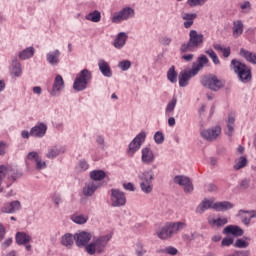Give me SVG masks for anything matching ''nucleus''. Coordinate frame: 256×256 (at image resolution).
<instances>
[{
    "mask_svg": "<svg viewBox=\"0 0 256 256\" xmlns=\"http://www.w3.org/2000/svg\"><path fill=\"white\" fill-rule=\"evenodd\" d=\"M243 22L241 20H236L233 22V36L234 37H241L243 35Z\"/></svg>",
    "mask_w": 256,
    "mask_h": 256,
    "instance_id": "obj_30",
    "label": "nucleus"
},
{
    "mask_svg": "<svg viewBox=\"0 0 256 256\" xmlns=\"http://www.w3.org/2000/svg\"><path fill=\"white\" fill-rule=\"evenodd\" d=\"M154 141L155 143L160 145V143H163V141H165V136H163V133L161 132H156L154 135Z\"/></svg>",
    "mask_w": 256,
    "mask_h": 256,
    "instance_id": "obj_49",
    "label": "nucleus"
},
{
    "mask_svg": "<svg viewBox=\"0 0 256 256\" xmlns=\"http://www.w3.org/2000/svg\"><path fill=\"white\" fill-rule=\"evenodd\" d=\"M59 57H61V52L59 50H55L47 54V61L50 65H59Z\"/></svg>",
    "mask_w": 256,
    "mask_h": 256,
    "instance_id": "obj_29",
    "label": "nucleus"
},
{
    "mask_svg": "<svg viewBox=\"0 0 256 256\" xmlns=\"http://www.w3.org/2000/svg\"><path fill=\"white\" fill-rule=\"evenodd\" d=\"M63 87H65V82L63 81V77H61V75H57L54 80L51 95L55 97L57 95V92L61 91Z\"/></svg>",
    "mask_w": 256,
    "mask_h": 256,
    "instance_id": "obj_20",
    "label": "nucleus"
},
{
    "mask_svg": "<svg viewBox=\"0 0 256 256\" xmlns=\"http://www.w3.org/2000/svg\"><path fill=\"white\" fill-rule=\"evenodd\" d=\"M34 53L35 49H33V47H30L20 52L19 57L23 60L30 59V57H33Z\"/></svg>",
    "mask_w": 256,
    "mask_h": 256,
    "instance_id": "obj_39",
    "label": "nucleus"
},
{
    "mask_svg": "<svg viewBox=\"0 0 256 256\" xmlns=\"http://www.w3.org/2000/svg\"><path fill=\"white\" fill-rule=\"evenodd\" d=\"M5 149H7V144L0 142V155H5Z\"/></svg>",
    "mask_w": 256,
    "mask_h": 256,
    "instance_id": "obj_61",
    "label": "nucleus"
},
{
    "mask_svg": "<svg viewBox=\"0 0 256 256\" xmlns=\"http://www.w3.org/2000/svg\"><path fill=\"white\" fill-rule=\"evenodd\" d=\"M28 159L30 161H35L36 162V160L39 159V154L37 152H30L28 154Z\"/></svg>",
    "mask_w": 256,
    "mask_h": 256,
    "instance_id": "obj_54",
    "label": "nucleus"
},
{
    "mask_svg": "<svg viewBox=\"0 0 256 256\" xmlns=\"http://www.w3.org/2000/svg\"><path fill=\"white\" fill-rule=\"evenodd\" d=\"M207 63H209V58H207V56L205 55H200L197 59V63L193 64V67L191 69L192 75H197V73H199L201 69H203L205 65H207Z\"/></svg>",
    "mask_w": 256,
    "mask_h": 256,
    "instance_id": "obj_15",
    "label": "nucleus"
},
{
    "mask_svg": "<svg viewBox=\"0 0 256 256\" xmlns=\"http://www.w3.org/2000/svg\"><path fill=\"white\" fill-rule=\"evenodd\" d=\"M161 43H162V45H171V38H169V37H163V38L161 39Z\"/></svg>",
    "mask_w": 256,
    "mask_h": 256,
    "instance_id": "obj_62",
    "label": "nucleus"
},
{
    "mask_svg": "<svg viewBox=\"0 0 256 256\" xmlns=\"http://www.w3.org/2000/svg\"><path fill=\"white\" fill-rule=\"evenodd\" d=\"M89 81H91V71L84 69L76 76L73 89L75 91H84V89H87Z\"/></svg>",
    "mask_w": 256,
    "mask_h": 256,
    "instance_id": "obj_4",
    "label": "nucleus"
},
{
    "mask_svg": "<svg viewBox=\"0 0 256 256\" xmlns=\"http://www.w3.org/2000/svg\"><path fill=\"white\" fill-rule=\"evenodd\" d=\"M189 37V41L181 45V53H189L191 51H195V49H198L201 47V45H203V34H198L197 31L191 30Z\"/></svg>",
    "mask_w": 256,
    "mask_h": 256,
    "instance_id": "obj_3",
    "label": "nucleus"
},
{
    "mask_svg": "<svg viewBox=\"0 0 256 256\" xmlns=\"http://www.w3.org/2000/svg\"><path fill=\"white\" fill-rule=\"evenodd\" d=\"M177 105V98H173L171 102L168 103L166 107V115H171L175 111V106Z\"/></svg>",
    "mask_w": 256,
    "mask_h": 256,
    "instance_id": "obj_44",
    "label": "nucleus"
},
{
    "mask_svg": "<svg viewBox=\"0 0 256 256\" xmlns=\"http://www.w3.org/2000/svg\"><path fill=\"white\" fill-rule=\"evenodd\" d=\"M240 8L242 9L243 13H249V11H251V2L245 1L244 3L240 4Z\"/></svg>",
    "mask_w": 256,
    "mask_h": 256,
    "instance_id": "obj_50",
    "label": "nucleus"
},
{
    "mask_svg": "<svg viewBox=\"0 0 256 256\" xmlns=\"http://www.w3.org/2000/svg\"><path fill=\"white\" fill-rule=\"evenodd\" d=\"M35 163L37 169H45V167H47V164L44 161H41V158H38Z\"/></svg>",
    "mask_w": 256,
    "mask_h": 256,
    "instance_id": "obj_53",
    "label": "nucleus"
},
{
    "mask_svg": "<svg viewBox=\"0 0 256 256\" xmlns=\"http://www.w3.org/2000/svg\"><path fill=\"white\" fill-rule=\"evenodd\" d=\"M205 1L207 0H188V5L190 7H197L199 5H205Z\"/></svg>",
    "mask_w": 256,
    "mask_h": 256,
    "instance_id": "obj_51",
    "label": "nucleus"
},
{
    "mask_svg": "<svg viewBox=\"0 0 256 256\" xmlns=\"http://www.w3.org/2000/svg\"><path fill=\"white\" fill-rule=\"evenodd\" d=\"M223 233H231L236 237H241L243 235V229H241L239 226H227L224 228Z\"/></svg>",
    "mask_w": 256,
    "mask_h": 256,
    "instance_id": "obj_33",
    "label": "nucleus"
},
{
    "mask_svg": "<svg viewBox=\"0 0 256 256\" xmlns=\"http://www.w3.org/2000/svg\"><path fill=\"white\" fill-rule=\"evenodd\" d=\"M123 187L126 191H135V186H133V183L131 182L124 184Z\"/></svg>",
    "mask_w": 256,
    "mask_h": 256,
    "instance_id": "obj_59",
    "label": "nucleus"
},
{
    "mask_svg": "<svg viewBox=\"0 0 256 256\" xmlns=\"http://www.w3.org/2000/svg\"><path fill=\"white\" fill-rule=\"evenodd\" d=\"M74 241L77 247H87L91 241V234L88 232H80L74 235Z\"/></svg>",
    "mask_w": 256,
    "mask_h": 256,
    "instance_id": "obj_12",
    "label": "nucleus"
},
{
    "mask_svg": "<svg viewBox=\"0 0 256 256\" xmlns=\"http://www.w3.org/2000/svg\"><path fill=\"white\" fill-rule=\"evenodd\" d=\"M210 225H216L217 227H223V225H227V218H218L209 220Z\"/></svg>",
    "mask_w": 256,
    "mask_h": 256,
    "instance_id": "obj_42",
    "label": "nucleus"
},
{
    "mask_svg": "<svg viewBox=\"0 0 256 256\" xmlns=\"http://www.w3.org/2000/svg\"><path fill=\"white\" fill-rule=\"evenodd\" d=\"M145 137H147L145 132H141L140 134H138L130 143L128 154L134 155L136 151H139V149H141V145L145 141Z\"/></svg>",
    "mask_w": 256,
    "mask_h": 256,
    "instance_id": "obj_9",
    "label": "nucleus"
},
{
    "mask_svg": "<svg viewBox=\"0 0 256 256\" xmlns=\"http://www.w3.org/2000/svg\"><path fill=\"white\" fill-rule=\"evenodd\" d=\"M153 161H155L153 151L149 148L142 149V163H144V165H151Z\"/></svg>",
    "mask_w": 256,
    "mask_h": 256,
    "instance_id": "obj_19",
    "label": "nucleus"
},
{
    "mask_svg": "<svg viewBox=\"0 0 256 256\" xmlns=\"http://www.w3.org/2000/svg\"><path fill=\"white\" fill-rule=\"evenodd\" d=\"M140 179V189L143 193L149 194L153 191V171H145L139 176Z\"/></svg>",
    "mask_w": 256,
    "mask_h": 256,
    "instance_id": "obj_6",
    "label": "nucleus"
},
{
    "mask_svg": "<svg viewBox=\"0 0 256 256\" xmlns=\"http://www.w3.org/2000/svg\"><path fill=\"white\" fill-rule=\"evenodd\" d=\"M166 225L168 227L170 237H173V235H177L179 231L187 227V224L185 222H169L166 223Z\"/></svg>",
    "mask_w": 256,
    "mask_h": 256,
    "instance_id": "obj_16",
    "label": "nucleus"
},
{
    "mask_svg": "<svg viewBox=\"0 0 256 256\" xmlns=\"http://www.w3.org/2000/svg\"><path fill=\"white\" fill-rule=\"evenodd\" d=\"M165 251L166 253H168V255H177V253H179L177 248H174V247H168L165 249Z\"/></svg>",
    "mask_w": 256,
    "mask_h": 256,
    "instance_id": "obj_55",
    "label": "nucleus"
},
{
    "mask_svg": "<svg viewBox=\"0 0 256 256\" xmlns=\"http://www.w3.org/2000/svg\"><path fill=\"white\" fill-rule=\"evenodd\" d=\"M21 63L17 62V60H14L12 62V74L15 75V77H19L21 75Z\"/></svg>",
    "mask_w": 256,
    "mask_h": 256,
    "instance_id": "obj_40",
    "label": "nucleus"
},
{
    "mask_svg": "<svg viewBox=\"0 0 256 256\" xmlns=\"http://www.w3.org/2000/svg\"><path fill=\"white\" fill-rule=\"evenodd\" d=\"M127 43V34L125 32H120L114 41V47L116 49H122Z\"/></svg>",
    "mask_w": 256,
    "mask_h": 256,
    "instance_id": "obj_27",
    "label": "nucleus"
},
{
    "mask_svg": "<svg viewBox=\"0 0 256 256\" xmlns=\"http://www.w3.org/2000/svg\"><path fill=\"white\" fill-rule=\"evenodd\" d=\"M238 217H240L242 223L244 225H251V220L256 218V211H245V210H239Z\"/></svg>",
    "mask_w": 256,
    "mask_h": 256,
    "instance_id": "obj_14",
    "label": "nucleus"
},
{
    "mask_svg": "<svg viewBox=\"0 0 256 256\" xmlns=\"http://www.w3.org/2000/svg\"><path fill=\"white\" fill-rule=\"evenodd\" d=\"M200 135L206 141H216L217 137L221 135V127L215 126L211 129L202 130Z\"/></svg>",
    "mask_w": 256,
    "mask_h": 256,
    "instance_id": "obj_10",
    "label": "nucleus"
},
{
    "mask_svg": "<svg viewBox=\"0 0 256 256\" xmlns=\"http://www.w3.org/2000/svg\"><path fill=\"white\" fill-rule=\"evenodd\" d=\"M167 79L170 80L171 83H177V73L175 72V66L170 67L168 70Z\"/></svg>",
    "mask_w": 256,
    "mask_h": 256,
    "instance_id": "obj_41",
    "label": "nucleus"
},
{
    "mask_svg": "<svg viewBox=\"0 0 256 256\" xmlns=\"http://www.w3.org/2000/svg\"><path fill=\"white\" fill-rule=\"evenodd\" d=\"M31 241V236L27 235L24 232H18L16 234V243L18 245H27Z\"/></svg>",
    "mask_w": 256,
    "mask_h": 256,
    "instance_id": "obj_32",
    "label": "nucleus"
},
{
    "mask_svg": "<svg viewBox=\"0 0 256 256\" xmlns=\"http://www.w3.org/2000/svg\"><path fill=\"white\" fill-rule=\"evenodd\" d=\"M99 187H101V182L88 181L83 187V195H85V197H91Z\"/></svg>",
    "mask_w": 256,
    "mask_h": 256,
    "instance_id": "obj_13",
    "label": "nucleus"
},
{
    "mask_svg": "<svg viewBox=\"0 0 256 256\" xmlns=\"http://www.w3.org/2000/svg\"><path fill=\"white\" fill-rule=\"evenodd\" d=\"M91 181H95L96 183H99V181H103L105 179V172L102 170H94L90 172Z\"/></svg>",
    "mask_w": 256,
    "mask_h": 256,
    "instance_id": "obj_36",
    "label": "nucleus"
},
{
    "mask_svg": "<svg viewBox=\"0 0 256 256\" xmlns=\"http://www.w3.org/2000/svg\"><path fill=\"white\" fill-rule=\"evenodd\" d=\"M112 207H123L127 203V197L125 193L117 189H112L111 193Z\"/></svg>",
    "mask_w": 256,
    "mask_h": 256,
    "instance_id": "obj_7",
    "label": "nucleus"
},
{
    "mask_svg": "<svg viewBox=\"0 0 256 256\" xmlns=\"http://www.w3.org/2000/svg\"><path fill=\"white\" fill-rule=\"evenodd\" d=\"M240 57H243L244 59H246L248 63H252V65H256V53H253L244 48H241Z\"/></svg>",
    "mask_w": 256,
    "mask_h": 256,
    "instance_id": "obj_22",
    "label": "nucleus"
},
{
    "mask_svg": "<svg viewBox=\"0 0 256 256\" xmlns=\"http://www.w3.org/2000/svg\"><path fill=\"white\" fill-rule=\"evenodd\" d=\"M247 166V158L245 156H241L239 159L235 160L234 169L235 171H239V169H243V167Z\"/></svg>",
    "mask_w": 256,
    "mask_h": 256,
    "instance_id": "obj_38",
    "label": "nucleus"
},
{
    "mask_svg": "<svg viewBox=\"0 0 256 256\" xmlns=\"http://www.w3.org/2000/svg\"><path fill=\"white\" fill-rule=\"evenodd\" d=\"M222 53H223V57H229V55H231V48L230 47L224 48L222 50Z\"/></svg>",
    "mask_w": 256,
    "mask_h": 256,
    "instance_id": "obj_63",
    "label": "nucleus"
},
{
    "mask_svg": "<svg viewBox=\"0 0 256 256\" xmlns=\"http://www.w3.org/2000/svg\"><path fill=\"white\" fill-rule=\"evenodd\" d=\"M61 153H65V148L62 146H54L48 150L46 157L48 159H55V157H58Z\"/></svg>",
    "mask_w": 256,
    "mask_h": 256,
    "instance_id": "obj_26",
    "label": "nucleus"
},
{
    "mask_svg": "<svg viewBox=\"0 0 256 256\" xmlns=\"http://www.w3.org/2000/svg\"><path fill=\"white\" fill-rule=\"evenodd\" d=\"M250 183H251V182H250L249 180L244 179V180H242L241 183H240V188H241V189H249Z\"/></svg>",
    "mask_w": 256,
    "mask_h": 256,
    "instance_id": "obj_57",
    "label": "nucleus"
},
{
    "mask_svg": "<svg viewBox=\"0 0 256 256\" xmlns=\"http://www.w3.org/2000/svg\"><path fill=\"white\" fill-rule=\"evenodd\" d=\"M98 67L104 77H111V75H113L111 72V67L105 60H99Z\"/></svg>",
    "mask_w": 256,
    "mask_h": 256,
    "instance_id": "obj_28",
    "label": "nucleus"
},
{
    "mask_svg": "<svg viewBox=\"0 0 256 256\" xmlns=\"http://www.w3.org/2000/svg\"><path fill=\"white\" fill-rule=\"evenodd\" d=\"M231 67H232L234 73H236L239 81H241L242 83H249V81H251V79H253V74L251 73V68L247 64H245L237 59H233L231 61Z\"/></svg>",
    "mask_w": 256,
    "mask_h": 256,
    "instance_id": "obj_2",
    "label": "nucleus"
},
{
    "mask_svg": "<svg viewBox=\"0 0 256 256\" xmlns=\"http://www.w3.org/2000/svg\"><path fill=\"white\" fill-rule=\"evenodd\" d=\"M74 241H75V236L73 237L72 234H65L61 238L62 245H64V247H67V249H71V247H73Z\"/></svg>",
    "mask_w": 256,
    "mask_h": 256,
    "instance_id": "obj_34",
    "label": "nucleus"
},
{
    "mask_svg": "<svg viewBox=\"0 0 256 256\" xmlns=\"http://www.w3.org/2000/svg\"><path fill=\"white\" fill-rule=\"evenodd\" d=\"M85 19L87 21H92V23H99V21H101V12L95 10L94 12L86 15Z\"/></svg>",
    "mask_w": 256,
    "mask_h": 256,
    "instance_id": "obj_37",
    "label": "nucleus"
},
{
    "mask_svg": "<svg viewBox=\"0 0 256 256\" xmlns=\"http://www.w3.org/2000/svg\"><path fill=\"white\" fill-rule=\"evenodd\" d=\"M174 183H176V185L184 187L185 193H193V183H191V179H189V177L176 176L174 177Z\"/></svg>",
    "mask_w": 256,
    "mask_h": 256,
    "instance_id": "obj_11",
    "label": "nucleus"
},
{
    "mask_svg": "<svg viewBox=\"0 0 256 256\" xmlns=\"http://www.w3.org/2000/svg\"><path fill=\"white\" fill-rule=\"evenodd\" d=\"M118 67H120V69H122V71H127L131 67V61H129V60L121 61L118 64Z\"/></svg>",
    "mask_w": 256,
    "mask_h": 256,
    "instance_id": "obj_48",
    "label": "nucleus"
},
{
    "mask_svg": "<svg viewBox=\"0 0 256 256\" xmlns=\"http://www.w3.org/2000/svg\"><path fill=\"white\" fill-rule=\"evenodd\" d=\"M72 221H74V223H77L78 225H83L84 223H87V217L83 215H73Z\"/></svg>",
    "mask_w": 256,
    "mask_h": 256,
    "instance_id": "obj_45",
    "label": "nucleus"
},
{
    "mask_svg": "<svg viewBox=\"0 0 256 256\" xmlns=\"http://www.w3.org/2000/svg\"><path fill=\"white\" fill-rule=\"evenodd\" d=\"M8 171L9 170L5 167V165L0 166V193L3 192V187H1V183H3V179L6 177Z\"/></svg>",
    "mask_w": 256,
    "mask_h": 256,
    "instance_id": "obj_46",
    "label": "nucleus"
},
{
    "mask_svg": "<svg viewBox=\"0 0 256 256\" xmlns=\"http://www.w3.org/2000/svg\"><path fill=\"white\" fill-rule=\"evenodd\" d=\"M206 191H209V193H213V192L217 191V185H215V184H208L206 186Z\"/></svg>",
    "mask_w": 256,
    "mask_h": 256,
    "instance_id": "obj_58",
    "label": "nucleus"
},
{
    "mask_svg": "<svg viewBox=\"0 0 256 256\" xmlns=\"http://www.w3.org/2000/svg\"><path fill=\"white\" fill-rule=\"evenodd\" d=\"M135 15V10L130 7L122 9L120 12H116L112 17V23H121V21H127L129 17Z\"/></svg>",
    "mask_w": 256,
    "mask_h": 256,
    "instance_id": "obj_8",
    "label": "nucleus"
},
{
    "mask_svg": "<svg viewBox=\"0 0 256 256\" xmlns=\"http://www.w3.org/2000/svg\"><path fill=\"white\" fill-rule=\"evenodd\" d=\"M211 207H213V200L204 199L196 208V213L203 215V213H205L207 209H211Z\"/></svg>",
    "mask_w": 256,
    "mask_h": 256,
    "instance_id": "obj_24",
    "label": "nucleus"
},
{
    "mask_svg": "<svg viewBox=\"0 0 256 256\" xmlns=\"http://www.w3.org/2000/svg\"><path fill=\"white\" fill-rule=\"evenodd\" d=\"M21 209V202L12 201L10 203H5L1 207V213H15V211H19Z\"/></svg>",
    "mask_w": 256,
    "mask_h": 256,
    "instance_id": "obj_17",
    "label": "nucleus"
},
{
    "mask_svg": "<svg viewBox=\"0 0 256 256\" xmlns=\"http://www.w3.org/2000/svg\"><path fill=\"white\" fill-rule=\"evenodd\" d=\"M235 247H237L238 249H247V247H249V242H247L243 239H238L235 242Z\"/></svg>",
    "mask_w": 256,
    "mask_h": 256,
    "instance_id": "obj_47",
    "label": "nucleus"
},
{
    "mask_svg": "<svg viewBox=\"0 0 256 256\" xmlns=\"http://www.w3.org/2000/svg\"><path fill=\"white\" fill-rule=\"evenodd\" d=\"M193 57L194 55L193 54H188V55H184L182 56V59H184V61H193Z\"/></svg>",
    "mask_w": 256,
    "mask_h": 256,
    "instance_id": "obj_64",
    "label": "nucleus"
},
{
    "mask_svg": "<svg viewBox=\"0 0 256 256\" xmlns=\"http://www.w3.org/2000/svg\"><path fill=\"white\" fill-rule=\"evenodd\" d=\"M191 77H195L193 73H191V70L188 72H182L179 75V85L180 87H187L189 85V80Z\"/></svg>",
    "mask_w": 256,
    "mask_h": 256,
    "instance_id": "obj_25",
    "label": "nucleus"
},
{
    "mask_svg": "<svg viewBox=\"0 0 256 256\" xmlns=\"http://www.w3.org/2000/svg\"><path fill=\"white\" fill-rule=\"evenodd\" d=\"M233 238L226 237L222 240V247H229V245H233Z\"/></svg>",
    "mask_w": 256,
    "mask_h": 256,
    "instance_id": "obj_52",
    "label": "nucleus"
},
{
    "mask_svg": "<svg viewBox=\"0 0 256 256\" xmlns=\"http://www.w3.org/2000/svg\"><path fill=\"white\" fill-rule=\"evenodd\" d=\"M205 53L212 59L214 65H219V63H220L219 57L217 56L215 51H213V49H208L205 51Z\"/></svg>",
    "mask_w": 256,
    "mask_h": 256,
    "instance_id": "obj_43",
    "label": "nucleus"
},
{
    "mask_svg": "<svg viewBox=\"0 0 256 256\" xmlns=\"http://www.w3.org/2000/svg\"><path fill=\"white\" fill-rule=\"evenodd\" d=\"M157 236L159 239H162V240L171 239V234L169 233V228L167 224H165L162 228H160L157 231Z\"/></svg>",
    "mask_w": 256,
    "mask_h": 256,
    "instance_id": "obj_35",
    "label": "nucleus"
},
{
    "mask_svg": "<svg viewBox=\"0 0 256 256\" xmlns=\"http://www.w3.org/2000/svg\"><path fill=\"white\" fill-rule=\"evenodd\" d=\"M112 238L113 234H106L98 238H94L90 244L86 245L85 251L88 255H95V253L101 255L102 253H105L109 240Z\"/></svg>",
    "mask_w": 256,
    "mask_h": 256,
    "instance_id": "obj_1",
    "label": "nucleus"
},
{
    "mask_svg": "<svg viewBox=\"0 0 256 256\" xmlns=\"http://www.w3.org/2000/svg\"><path fill=\"white\" fill-rule=\"evenodd\" d=\"M137 247H138L137 250H136V255L137 256H143L144 253H147V251H145L143 249V246L141 244H138Z\"/></svg>",
    "mask_w": 256,
    "mask_h": 256,
    "instance_id": "obj_56",
    "label": "nucleus"
},
{
    "mask_svg": "<svg viewBox=\"0 0 256 256\" xmlns=\"http://www.w3.org/2000/svg\"><path fill=\"white\" fill-rule=\"evenodd\" d=\"M182 19L185 21L184 22V27L185 29H190V27L193 26V23L195 19H197V15L195 13H182Z\"/></svg>",
    "mask_w": 256,
    "mask_h": 256,
    "instance_id": "obj_23",
    "label": "nucleus"
},
{
    "mask_svg": "<svg viewBox=\"0 0 256 256\" xmlns=\"http://www.w3.org/2000/svg\"><path fill=\"white\" fill-rule=\"evenodd\" d=\"M46 133H47V125L43 123L37 124L30 131V135L32 137H44Z\"/></svg>",
    "mask_w": 256,
    "mask_h": 256,
    "instance_id": "obj_18",
    "label": "nucleus"
},
{
    "mask_svg": "<svg viewBox=\"0 0 256 256\" xmlns=\"http://www.w3.org/2000/svg\"><path fill=\"white\" fill-rule=\"evenodd\" d=\"M201 83L203 87H206L211 91H219V89H221L224 85L223 80H219V78L213 74L202 77Z\"/></svg>",
    "mask_w": 256,
    "mask_h": 256,
    "instance_id": "obj_5",
    "label": "nucleus"
},
{
    "mask_svg": "<svg viewBox=\"0 0 256 256\" xmlns=\"http://www.w3.org/2000/svg\"><path fill=\"white\" fill-rule=\"evenodd\" d=\"M80 169L82 170V171H87V169H89V164H87V162H85V161H80Z\"/></svg>",
    "mask_w": 256,
    "mask_h": 256,
    "instance_id": "obj_60",
    "label": "nucleus"
},
{
    "mask_svg": "<svg viewBox=\"0 0 256 256\" xmlns=\"http://www.w3.org/2000/svg\"><path fill=\"white\" fill-rule=\"evenodd\" d=\"M235 205L229 201L216 202L213 204L212 209L215 211H229V209H233Z\"/></svg>",
    "mask_w": 256,
    "mask_h": 256,
    "instance_id": "obj_21",
    "label": "nucleus"
},
{
    "mask_svg": "<svg viewBox=\"0 0 256 256\" xmlns=\"http://www.w3.org/2000/svg\"><path fill=\"white\" fill-rule=\"evenodd\" d=\"M234 127H235V115L233 113H230L228 116V122H227L228 131L226 132L228 137L233 136V132L235 131Z\"/></svg>",
    "mask_w": 256,
    "mask_h": 256,
    "instance_id": "obj_31",
    "label": "nucleus"
}]
</instances>
